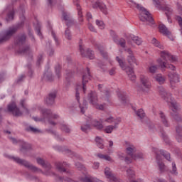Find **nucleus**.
<instances>
[{
    "label": "nucleus",
    "instance_id": "09e8293b",
    "mask_svg": "<svg viewBox=\"0 0 182 182\" xmlns=\"http://www.w3.org/2000/svg\"><path fill=\"white\" fill-rule=\"evenodd\" d=\"M157 69H159V66H157V65H151L149 68V73H151L152 75L156 73V72H157Z\"/></svg>",
    "mask_w": 182,
    "mask_h": 182
},
{
    "label": "nucleus",
    "instance_id": "8fccbe9b",
    "mask_svg": "<svg viewBox=\"0 0 182 182\" xmlns=\"http://www.w3.org/2000/svg\"><path fill=\"white\" fill-rule=\"evenodd\" d=\"M98 49L102 55L103 56L104 59H107V53L105 51V48L103 47H98Z\"/></svg>",
    "mask_w": 182,
    "mask_h": 182
},
{
    "label": "nucleus",
    "instance_id": "72a5a7b5",
    "mask_svg": "<svg viewBox=\"0 0 182 182\" xmlns=\"http://www.w3.org/2000/svg\"><path fill=\"white\" fill-rule=\"evenodd\" d=\"M131 39L132 41H133V42H134V43H136L138 46L141 45L143 42V41L139 36H131Z\"/></svg>",
    "mask_w": 182,
    "mask_h": 182
},
{
    "label": "nucleus",
    "instance_id": "1a4fd4ad",
    "mask_svg": "<svg viewBox=\"0 0 182 182\" xmlns=\"http://www.w3.org/2000/svg\"><path fill=\"white\" fill-rule=\"evenodd\" d=\"M41 113L42 116L46 119H48V122L50 126H56V122L55 121L52 120L53 119L55 120L56 119H59V115L56 114H53L52 111L50 109L42 108L41 109Z\"/></svg>",
    "mask_w": 182,
    "mask_h": 182
},
{
    "label": "nucleus",
    "instance_id": "7ed1b4c3",
    "mask_svg": "<svg viewBox=\"0 0 182 182\" xmlns=\"http://www.w3.org/2000/svg\"><path fill=\"white\" fill-rule=\"evenodd\" d=\"M89 79H90V70L89 69V68H87L82 75V87L81 85H78L76 88L75 97L78 103H80V94L79 93V91L83 90L84 93H86L85 85L86 83H87V82H89ZM79 107L80 109L81 113H82L83 114L87 109V101L84 100L82 105H79Z\"/></svg>",
    "mask_w": 182,
    "mask_h": 182
},
{
    "label": "nucleus",
    "instance_id": "e433bc0d",
    "mask_svg": "<svg viewBox=\"0 0 182 182\" xmlns=\"http://www.w3.org/2000/svg\"><path fill=\"white\" fill-rule=\"evenodd\" d=\"M14 15H15V11L14 10L10 11L7 14L6 21L7 22H10V21H13Z\"/></svg>",
    "mask_w": 182,
    "mask_h": 182
},
{
    "label": "nucleus",
    "instance_id": "39448f33",
    "mask_svg": "<svg viewBox=\"0 0 182 182\" xmlns=\"http://www.w3.org/2000/svg\"><path fill=\"white\" fill-rule=\"evenodd\" d=\"M25 43H26V35L25 33H21L16 36L15 44L19 46L18 53L21 55H28L31 52L29 46L25 45Z\"/></svg>",
    "mask_w": 182,
    "mask_h": 182
},
{
    "label": "nucleus",
    "instance_id": "cd10ccee",
    "mask_svg": "<svg viewBox=\"0 0 182 182\" xmlns=\"http://www.w3.org/2000/svg\"><path fill=\"white\" fill-rule=\"evenodd\" d=\"M159 117L161 119V123L164 124V126H165V127H168L170 126L168 121L167 120V117L161 111L159 112Z\"/></svg>",
    "mask_w": 182,
    "mask_h": 182
},
{
    "label": "nucleus",
    "instance_id": "a878e982",
    "mask_svg": "<svg viewBox=\"0 0 182 182\" xmlns=\"http://www.w3.org/2000/svg\"><path fill=\"white\" fill-rule=\"evenodd\" d=\"M73 4L77 6L80 22H83V16L82 15V9L80 8V4H79V0H73Z\"/></svg>",
    "mask_w": 182,
    "mask_h": 182
},
{
    "label": "nucleus",
    "instance_id": "3c124183",
    "mask_svg": "<svg viewBox=\"0 0 182 182\" xmlns=\"http://www.w3.org/2000/svg\"><path fill=\"white\" fill-rule=\"evenodd\" d=\"M161 136L163 137L164 141L166 143V144H168L170 143V140H168V136H167V134L164 131L161 130Z\"/></svg>",
    "mask_w": 182,
    "mask_h": 182
},
{
    "label": "nucleus",
    "instance_id": "20e7f679",
    "mask_svg": "<svg viewBox=\"0 0 182 182\" xmlns=\"http://www.w3.org/2000/svg\"><path fill=\"white\" fill-rule=\"evenodd\" d=\"M131 2L132 3V6H135L136 9L139 10L140 21L142 22H147V25H154V20L153 19L151 14H150V13L146 9H144V7L133 1H131Z\"/></svg>",
    "mask_w": 182,
    "mask_h": 182
},
{
    "label": "nucleus",
    "instance_id": "c85d7f7f",
    "mask_svg": "<svg viewBox=\"0 0 182 182\" xmlns=\"http://www.w3.org/2000/svg\"><path fill=\"white\" fill-rule=\"evenodd\" d=\"M118 99L121 102L122 105H126V102L127 100V95L124 92H118Z\"/></svg>",
    "mask_w": 182,
    "mask_h": 182
},
{
    "label": "nucleus",
    "instance_id": "b1692460",
    "mask_svg": "<svg viewBox=\"0 0 182 182\" xmlns=\"http://www.w3.org/2000/svg\"><path fill=\"white\" fill-rule=\"evenodd\" d=\"M171 110L173 112L171 113V116L173 117V119L176 121V122H182V117L181 115L178 114V113H177V112H178V110H180V107L178 106V109H175L174 107H171Z\"/></svg>",
    "mask_w": 182,
    "mask_h": 182
},
{
    "label": "nucleus",
    "instance_id": "c03bdc74",
    "mask_svg": "<svg viewBox=\"0 0 182 182\" xmlns=\"http://www.w3.org/2000/svg\"><path fill=\"white\" fill-rule=\"evenodd\" d=\"M127 174L128 177H129L130 178H133V177H134V176H136L135 172L134 171V170L132 168H129L127 170Z\"/></svg>",
    "mask_w": 182,
    "mask_h": 182
},
{
    "label": "nucleus",
    "instance_id": "e2e57ef3",
    "mask_svg": "<svg viewBox=\"0 0 182 182\" xmlns=\"http://www.w3.org/2000/svg\"><path fill=\"white\" fill-rule=\"evenodd\" d=\"M176 8L179 14L182 16V5L181 4L177 2L176 3Z\"/></svg>",
    "mask_w": 182,
    "mask_h": 182
},
{
    "label": "nucleus",
    "instance_id": "423d86ee",
    "mask_svg": "<svg viewBox=\"0 0 182 182\" xmlns=\"http://www.w3.org/2000/svg\"><path fill=\"white\" fill-rule=\"evenodd\" d=\"M159 95L161 97L166 100L168 103H170L171 107H173L175 110H178V104L174 100V98L171 97V94L167 93L166 90L163 87L159 88Z\"/></svg>",
    "mask_w": 182,
    "mask_h": 182
},
{
    "label": "nucleus",
    "instance_id": "0e129e2a",
    "mask_svg": "<svg viewBox=\"0 0 182 182\" xmlns=\"http://www.w3.org/2000/svg\"><path fill=\"white\" fill-rule=\"evenodd\" d=\"M176 19L178 23L179 26H182V17L180 16H176Z\"/></svg>",
    "mask_w": 182,
    "mask_h": 182
},
{
    "label": "nucleus",
    "instance_id": "4d7b16f0",
    "mask_svg": "<svg viewBox=\"0 0 182 182\" xmlns=\"http://www.w3.org/2000/svg\"><path fill=\"white\" fill-rule=\"evenodd\" d=\"M165 11H166V15L168 14V16H170L171 14H173V9L170 6H166L165 7Z\"/></svg>",
    "mask_w": 182,
    "mask_h": 182
},
{
    "label": "nucleus",
    "instance_id": "aec40b11",
    "mask_svg": "<svg viewBox=\"0 0 182 182\" xmlns=\"http://www.w3.org/2000/svg\"><path fill=\"white\" fill-rule=\"evenodd\" d=\"M127 53L129 55L127 56V62L129 63V66H133V65L135 64L137 66V65H139V64L137 63V60H136V58L133 55V51H132V50L130 48H128L127 50Z\"/></svg>",
    "mask_w": 182,
    "mask_h": 182
},
{
    "label": "nucleus",
    "instance_id": "a211bd4d",
    "mask_svg": "<svg viewBox=\"0 0 182 182\" xmlns=\"http://www.w3.org/2000/svg\"><path fill=\"white\" fill-rule=\"evenodd\" d=\"M152 151L156 154V162H157L159 171L161 173L166 171V165H164V164L161 162V156L159 155V152H157V148H152Z\"/></svg>",
    "mask_w": 182,
    "mask_h": 182
},
{
    "label": "nucleus",
    "instance_id": "7c9ffc66",
    "mask_svg": "<svg viewBox=\"0 0 182 182\" xmlns=\"http://www.w3.org/2000/svg\"><path fill=\"white\" fill-rule=\"evenodd\" d=\"M154 79H155L156 82H158L159 85H163L164 82H166V78L161 74L156 75L154 77Z\"/></svg>",
    "mask_w": 182,
    "mask_h": 182
},
{
    "label": "nucleus",
    "instance_id": "49530a36",
    "mask_svg": "<svg viewBox=\"0 0 182 182\" xmlns=\"http://www.w3.org/2000/svg\"><path fill=\"white\" fill-rule=\"evenodd\" d=\"M30 149H31V144L26 142H23L21 145V151H23V150H30Z\"/></svg>",
    "mask_w": 182,
    "mask_h": 182
},
{
    "label": "nucleus",
    "instance_id": "de8ad7c7",
    "mask_svg": "<svg viewBox=\"0 0 182 182\" xmlns=\"http://www.w3.org/2000/svg\"><path fill=\"white\" fill-rule=\"evenodd\" d=\"M176 140L178 143L182 142V134L181 132L178 131V128L176 129Z\"/></svg>",
    "mask_w": 182,
    "mask_h": 182
},
{
    "label": "nucleus",
    "instance_id": "f257e3e1",
    "mask_svg": "<svg viewBox=\"0 0 182 182\" xmlns=\"http://www.w3.org/2000/svg\"><path fill=\"white\" fill-rule=\"evenodd\" d=\"M170 62H176L177 58L176 56L172 55L168 53V51L163 50L161 52V58L157 60L159 65H160L162 69L166 68V69H170L172 72H169L168 76L169 77L171 85L174 83H178L180 82V77H178V74L176 73L174 70H176V67L171 64H168L167 61Z\"/></svg>",
    "mask_w": 182,
    "mask_h": 182
},
{
    "label": "nucleus",
    "instance_id": "4c0bfd02",
    "mask_svg": "<svg viewBox=\"0 0 182 182\" xmlns=\"http://www.w3.org/2000/svg\"><path fill=\"white\" fill-rule=\"evenodd\" d=\"M136 116L139 117V119H144L146 114L144 113V110L143 109H139L136 112Z\"/></svg>",
    "mask_w": 182,
    "mask_h": 182
},
{
    "label": "nucleus",
    "instance_id": "69168bd1",
    "mask_svg": "<svg viewBox=\"0 0 182 182\" xmlns=\"http://www.w3.org/2000/svg\"><path fill=\"white\" fill-rule=\"evenodd\" d=\"M109 74L110 76H114V75H116V68H112L111 70H109Z\"/></svg>",
    "mask_w": 182,
    "mask_h": 182
},
{
    "label": "nucleus",
    "instance_id": "f8f14e48",
    "mask_svg": "<svg viewBox=\"0 0 182 182\" xmlns=\"http://www.w3.org/2000/svg\"><path fill=\"white\" fill-rule=\"evenodd\" d=\"M104 174L109 182H119V178L116 177V175L113 173V171L109 167H105Z\"/></svg>",
    "mask_w": 182,
    "mask_h": 182
},
{
    "label": "nucleus",
    "instance_id": "774afa93",
    "mask_svg": "<svg viewBox=\"0 0 182 182\" xmlns=\"http://www.w3.org/2000/svg\"><path fill=\"white\" fill-rule=\"evenodd\" d=\"M114 120V118H113L112 117H109L107 118V119L105 120V122H107V123H110V124H112V123H113Z\"/></svg>",
    "mask_w": 182,
    "mask_h": 182
},
{
    "label": "nucleus",
    "instance_id": "603ef678",
    "mask_svg": "<svg viewBox=\"0 0 182 182\" xmlns=\"http://www.w3.org/2000/svg\"><path fill=\"white\" fill-rule=\"evenodd\" d=\"M55 75L57 76L58 79H60V65H56L55 68Z\"/></svg>",
    "mask_w": 182,
    "mask_h": 182
},
{
    "label": "nucleus",
    "instance_id": "6e6552de",
    "mask_svg": "<svg viewBox=\"0 0 182 182\" xmlns=\"http://www.w3.org/2000/svg\"><path fill=\"white\" fill-rule=\"evenodd\" d=\"M18 29H19V26H14L6 31L1 36H0V44L5 43V42H7V41L11 39L12 36L18 32Z\"/></svg>",
    "mask_w": 182,
    "mask_h": 182
},
{
    "label": "nucleus",
    "instance_id": "ddd939ff",
    "mask_svg": "<svg viewBox=\"0 0 182 182\" xmlns=\"http://www.w3.org/2000/svg\"><path fill=\"white\" fill-rule=\"evenodd\" d=\"M8 111L16 117H21V116H22L23 114L22 112H21L19 108H18V107L16 106V104H15L14 102L8 105Z\"/></svg>",
    "mask_w": 182,
    "mask_h": 182
},
{
    "label": "nucleus",
    "instance_id": "9b49d317",
    "mask_svg": "<svg viewBox=\"0 0 182 182\" xmlns=\"http://www.w3.org/2000/svg\"><path fill=\"white\" fill-rule=\"evenodd\" d=\"M65 167H69V164H66V162L55 163V168L59 171V173H65L67 176H72L73 172L66 170V168Z\"/></svg>",
    "mask_w": 182,
    "mask_h": 182
},
{
    "label": "nucleus",
    "instance_id": "79ce46f5",
    "mask_svg": "<svg viewBox=\"0 0 182 182\" xmlns=\"http://www.w3.org/2000/svg\"><path fill=\"white\" fill-rule=\"evenodd\" d=\"M95 23L100 29H105V23L103 22V21L97 19L95 21Z\"/></svg>",
    "mask_w": 182,
    "mask_h": 182
},
{
    "label": "nucleus",
    "instance_id": "2f4dec72",
    "mask_svg": "<svg viewBox=\"0 0 182 182\" xmlns=\"http://www.w3.org/2000/svg\"><path fill=\"white\" fill-rule=\"evenodd\" d=\"M97 157H99V159H101L102 160H106V161H111V163H113V159L109 155L98 154Z\"/></svg>",
    "mask_w": 182,
    "mask_h": 182
},
{
    "label": "nucleus",
    "instance_id": "680f3d73",
    "mask_svg": "<svg viewBox=\"0 0 182 182\" xmlns=\"http://www.w3.org/2000/svg\"><path fill=\"white\" fill-rule=\"evenodd\" d=\"M75 167L78 169V170H85V166H83V165L82 164H80V162H77L75 163Z\"/></svg>",
    "mask_w": 182,
    "mask_h": 182
},
{
    "label": "nucleus",
    "instance_id": "393cba45",
    "mask_svg": "<svg viewBox=\"0 0 182 182\" xmlns=\"http://www.w3.org/2000/svg\"><path fill=\"white\" fill-rule=\"evenodd\" d=\"M113 41L117 45H120L121 48H126V40L123 38H118L117 36L114 35L113 36Z\"/></svg>",
    "mask_w": 182,
    "mask_h": 182
},
{
    "label": "nucleus",
    "instance_id": "5701e85b",
    "mask_svg": "<svg viewBox=\"0 0 182 182\" xmlns=\"http://www.w3.org/2000/svg\"><path fill=\"white\" fill-rule=\"evenodd\" d=\"M56 91L51 92L48 94V96L46 99V103L48 106H52L55 103V99H56Z\"/></svg>",
    "mask_w": 182,
    "mask_h": 182
},
{
    "label": "nucleus",
    "instance_id": "2eb2a0df",
    "mask_svg": "<svg viewBox=\"0 0 182 182\" xmlns=\"http://www.w3.org/2000/svg\"><path fill=\"white\" fill-rule=\"evenodd\" d=\"M80 52L81 55L84 58H88L89 59H95V53L90 49H85L83 45L80 44Z\"/></svg>",
    "mask_w": 182,
    "mask_h": 182
},
{
    "label": "nucleus",
    "instance_id": "5fc2aeb1",
    "mask_svg": "<svg viewBox=\"0 0 182 182\" xmlns=\"http://www.w3.org/2000/svg\"><path fill=\"white\" fill-rule=\"evenodd\" d=\"M60 129L65 133H70V128H69L66 124H62Z\"/></svg>",
    "mask_w": 182,
    "mask_h": 182
},
{
    "label": "nucleus",
    "instance_id": "4be33fe9",
    "mask_svg": "<svg viewBox=\"0 0 182 182\" xmlns=\"http://www.w3.org/2000/svg\"><path fill=\"white\" fill-rule=\"evenodd\" d=\"M87 100L89 101L90 105H92L94 106V105H96L97 102H99V100L97 99V94L96 92L91 91L87 96Z\"/></svg>",
    "mask_w": 182,
    "mask_h": 182
},
{
    "label": "nucleus",
    "instance_id": "864d4df0",
    "mask_svg": "<svg viewBox=\"0 0 182 182\" xmlns=\"http://www.w3.org/2000/svg\"><path fill=\"white\" fill-rule=\"evenodd\" d=\"M44 76L48 82H53V76H52V74L50 73H46Z\"/></svg>",
    "mask_w": 182,
    "mask_h": 182
},
{
    "label": "nucleus",
    "instance_id": "338daca9",
    "mask_svg": "<svg viewBox=\"0 0 182 182\" xmlns=\"http://www.w3.org/2000/svg\"><path fill=\"white\" fill-rule=\"evenodd\" d=\"M117 156H118V158L120 159L121 160H124L125 159L124 154L122 152H117Z\"/></svg>",
    "mask_w": 182,
    "mask_h": 182
},
{
    "label": "nucleus",
    "instance_id": "dca6fc26",
    "mask_svg": "<svg viewBox=\"0 0 182 182\" xmlns=\"http://www.w3.org/2000/svg\"><path fill=\"white\" fill-rule=\"evenodd\" d=\"M55 149L58 151H64V153H66V154H68V156H70V157H75L77 160H83V158L80 155L72 151L70 149H63V148L60 146H55Z\"/></svg>",
    "mask_w": 182,
    "mask_h": 182
},
{
    "label": "nucleus",
    "instance_id": "6ab92c4d",
    "mask_svg": "<svg viewBox=\"0 0 182 182\" xmlns=\"http://www.w3.org/2000/svg\"><path fill=\"white\" fill-rule=\"evenodd\" d=\"M88 123H90L93 127H95L97 130H102L103 129V120L100 119V121L97 119H93L92 117H90L87 120Z\"/></svg>",
    "mask_w": 182,
    "mask_h": 182
},
{
    "label": "nucleus",
    "instance_id": "052dcab7",
    "mask_svg": "<svg viewBox=\"0 0 182 182\" xmlns=\"http://www.w3.org/2000/svg\"><path fill=\"white\" fill-rule=\"evenodd\" d=\"M72 76H73V73H72L70 71H68L66 73L65 79H66L67 82H70L69 80L70 79V77H72Z\"/></svg>",
    "mask_w": 182,
    "mask_h": 182
},
{
    "label": "nucleus",
    "instance_id": "412c9836",
    "mask_svg": "<svg viewBox=\"0 0 182 182\" xmlns=\"http://www.w3.org/2000/svg\"><path fill=\"white\" fill-rule=\"evenodd\" d=\"M125 147L127 150V154L132 158V156L134 155V153H136V146H134V145H133V144L130 143L129 141H126Z\"/></svg>",
    "mask_w": 182,
    "mask_h": 182
},
{
    "label": "nucleus",
    "instance_id": "a19ab883",
    "mask_svg": "<svg viewBox=\"0 0 182 182\" xmlns=\"http://www.w3.org/2000/svg\"><path fill=\"white\" fill-rule=\"evenodd\" d=\"M48 133H50V134H54V136H56L57 140H59L60 141H64L65 138H63L62 136L57 135L56 132H55L52 129H48Z\"/></svg>",
    "mask_w": 182,
    "mask_h": 182
},
{
    "label": "nucleus",
    "instance_id": "f03ea898",
    "mask_svg": "<svg viewBox=\"0 0 182 182\" xmlns=\"http://www.w3.org/2000/svg\"><path fill=\"white\" fill-rule=\"evenodd\" d=\"M11 160L17 163V164L24 166V167H26L29 170H31V171H33V173H42V174H44L45 176H53V174H52V173L53 172L49 171V170L52 168V166L50 165V164L48 161H45V160L41 158H37L36 161L38 164H40V166H42L43 168H46V172H43L42 169L29 164V162H28L27 161L21 159L19 157L12 156Z\"/></svg>",
    "mask_w": 182,
    "mask_h": 182
},
{
    "label": "nucleus",
    "instance_id": "4468645a",
    "mask_svg": "<svg viewBox=\"0 0 182 182\" xmlns=\"http://www.w3.org/2000/svg\"><path fill=\"white\" fill-rule=\"evenodd\" d=\"M62 16L68 28H70V26H73V25H75V20H73V18H72V16H70V14L69 12L65 10L63 11Z\"/></svg>",
    "mask_w": 182,
    "mask_h": 182
},
{
    "label": "nucleus",
    "instance_id": "f3484780",
    "mask_svg": "<svg viewBox=\"0 0 182 182\" xmlns=\"http://www.w3.org/2000/svg\"><path fill=\"white\" fill-rule=\"evenodd\" d=\"M92 8L94 9L100 10L101 12H102V14H104V15H107V14H108L107 6H106V4H105V3H103V1H97L96 2L92 4Z\"/></svg>",
    "mask_w": 182,
    "mask_h": 182
},
{
    "label": "nucleus",
    "instance_id": "c756f323",
    "mask_svg": "<svg viewBox=\"0 0 182 182\" xmlns=\"http://www.w3.org/2000/svg\"><path fill=\"white\" fill-rule=\"evenodd\" d=\"M156 151H157L159 156H160V154H161V156H164V157H165L166 160H168V161H170V159H171V157L170 156V153H168L162 149L159 150V149H157Z\"/></svg>",
    "mask_w": 182,
    "mask_h": 182
},
{
    "label": "nucleus",
    "instance_id": "58836bf2",
    "mask_svg": "<svg viewBox=\"0 0 182 182\" xmlns=\"http://www.w3.org/2000/svg\"><path fill=\"white\" fill-rule=\"evenodd\" d=\"M116 129H117L116 126L109 125L105 127V133L110 134L113 132V130H114Z\"/></svg>",
    "mask_w": 182,
    "mask_h": 182
},
{
    "label": "nucleus",
    "instance_id": "9d476101",
    "mask_svg": "<svg viewBox=\"0 0 182 182\" xmlns=\"http://www.w3.org/2000/svg\"><path fill=\"white\" fill-rule=\"evenodd\" d=\"M141 86L138 87L139 90H142V92H148L150 87H151V82L149 77L146 75L140 76Z\"/></svg>",
    "mask_w": 182,
    "mask_h": 182
},
{
    "label": "nucleus",
    "instance_id": "13d9d810",
    "mask_svg": "<svg viewBox=\"0 0 182 182\" xmlns=\"http://www.w3.org/2000/svg\"><path fill=\"white\" fill-rule=\"evenodd\" d=\"M90 124H84L81 127V130L82 132H87V130H90Z\"/></svg>",
    "mask_w": 182,
    "mask_h": 182
},
{
    "label": "nucleus",
    "instance_id": "0eeeda50",
    "mask_svg": "<svg viewBox=\"0 0 182 182\" xmlns=\"http://www.w3.org/2000/svg\"><path fill=\"white\" fill-rule=\"evenodd\" d=\"M116 60L118 62L121 69L126 72L130 80H132V82H134V80H136V75H134L133 68L127 66L123 59L119 58V56L116 57Z\"/></svg>",
    "mask_w": 182,
    "mask_h": 182
},
{
    "label": "nucleus",
    "instance_id": "bb28decb",
    "mask_svg": "<svg viewBox=\"0 0 182 182\" xmlns=\"http://www.w3.org/2000/svg\"><path fill=\"white\" fill-rule=\"evenodd\" d=\"M159 28L160 33L165 35V36H170V35H171V33L170 32V31H168V29L167 28V27H166L164 24H160Z\"/></svg>",
    "mask_w": 182,
    "mask_h": 182
},
{
    "label": "nucleus",
    "instance_id": "f704fd0d",
    "mask_svg": "<svg viewBox=\"0 0 182 182\" xmlns=\"http://www.w3.org/2000/svg\"><path fill=\"white\" fill-rule=\"evenodd\" d=\"M64 35H65V38H67L68 41H72V33L70 32L69 27H68L65 29Z\"/></svg>",
    "mask_w": 182,
    "mask_h": 182
},
{
    "label": "nucleus",
    "instance_id": "a18cd8bd",
    "mask_svg": "<svg viewBox=\"0 0 182 182\" xmlns=\"http://www.w3.org/2000/svg\"><path fill=\"white\" fill-rule=\"evenodd\" d=\"M131 159H133V160H143L144 159L143 154L141 153L135 154H134V156H132V157H131Z\"/></svg>",
    "mask_w": 182,
    "mask_h": 182
},
{
    "label": "nucleus",
    "instance_id": "37998d69",
    "mask_svg": "<svg viewBox=\"0 0 182 182\" xmlns=\"http://www.w3.org/2000/svg\"><path fill=\"white\" fill-rule=\"evenodd\" d=\"M152 43L156 48H159V49H164V47L161 44H160V42H159V41H157V39L156 38L152 39Z\"/></svg>",
    "mask_w": 182,
    "mask_h": 182
},
{
    "label": "nucleus",
    "instance_id": "473e14b6",
    "mask_svg": "<svg viewBox=\"0 0 182 182\" xmlns=\"http://www.w3.org/2000/svg\"><path fill=\"white\" fill-rule=\"evenodd\" d=\"M95 141L99 149H105V144H103V139L99 136H96Z\"/></svg>",
    "mask_w": 182,
    "mask_h": 182
},
{
    "label": "nucleus",
    "instance_id": "bf43d9fd",
    "mask_svg": "<svg viewBox=\"0 0 182 182\" xmlns=\"http://www.w3.org/2000/svg\"><path fill=\"white\" fill-rule=\"evenodd\" d=\"M51 35L55 42L56 46H59V45H60L59 40H58V38H56V34H55V32H53V31L51 32Z\"/></svg>",
    "mask_w": 182,
    "mask_h": 182
},
{
    "label": "nucleus",
    "instance_id": "ea45409f",
    "mask_svg": "<svg viewBox=\"0 0 182 182\" xmlns=\"http://www.w3.org/2000/svg\"><path fill=\"white\" fill-rule=\"evenodd\" d=\"M169 173L173 176H178V172L177 171V166H176V164L172 163V169L169 171Z\"/></svg>",
    "mask_w": 182,
    "mask_h": 182
},
{
    "label": "nucleus",
    "instance_id": "6e6d98bb",
    "mask_svg": "<svg viewBox=\"0 0 182 182\" xmlns=\"http://www.w3.org/2000/svg\"><path fill=\"white\" fill-rule=\"evenodd\" d=\"M93 107H95V109H97L98 110H105V105H99L98 102L94 105Z\"/></svg>",
    "mask_w": 182,
    "mask_h": 182
},
{
    "label": "nucleus",
    "instance_id": "c9c22d12",
    "mask_svg": "<svg viewBox=\"0 0 182 182\" xmlns=\"http://www.w3.org/2000/svg\"><path fill=\"white\" fill-rule=\"evenodd\" d=\"M26 132L30 133H40L41 130L38 129L37 128L33 127V126H29L26 129Z\"/></svg>",
    "mask_w": 182,
    "mask_h": 182
}]
</instances>
